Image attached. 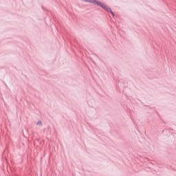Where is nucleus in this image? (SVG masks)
Returning <instances> with one entry per match:
<instances>
[{
  "mask_svg": "<svg viewBox=\"0 0 176 176\" xmlns=\"http://www.w3.org/2000/svg\"><path fill=\"white\" fill-rule=\"evenodd\" d=\"M84 2H88L89 3H92V5H95V6H100L104 10L107 12V13H111L113 17H115V13L112 12V9L109 8L108 6L104 4V3L98 1V0H83Z\"/></svg>",
  "mask_w": 176,
  "mask_h": 176,
  "instance_id": "nucleus-1",
  "label": "nucleus"
},
{
  "mask_svg": "<svg viewBox=\"0 0 176 176\" xmlns=\"http://www.w3.org/2000/svg\"><path fill=\"white\" fill-rule=\"evenodd\" d=\"M36 126H42V121H41V120L38 121L37 123H36Z\"/></svg>",
  "mask_w": 176,
  "mask_h": 176,
  "instance_id": "nucleus-2",
  "label": "nucleus"
}]
</instances>
